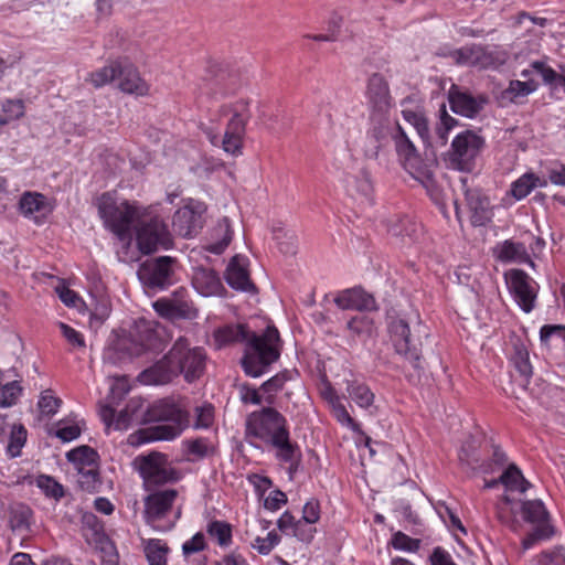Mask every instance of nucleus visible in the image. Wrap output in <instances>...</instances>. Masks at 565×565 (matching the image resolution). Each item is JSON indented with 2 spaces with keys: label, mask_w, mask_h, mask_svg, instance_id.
I'll return each mask as SVG.
<instances>
[{
  "label": "nucleus",
  "mask_w": 565,
  "mask_h": 565,
  "mask_svg": "<svg viewBox=\"0 0 565 565\" xmlns=\"http://www.w3.org/2000/svg\"><path fill=\"white\" fill-rule=\"evenodd\" d=\"M247 339L242 366L247 375L259 377L279 358V334L276 328L268 327L263 335L253 334L248 338L243 326H224L214 331L213 345L216 349H222Z\"/></svg>",
  "instance_id": "nucleus-1"
},
{
  "label": "nucleus",
  "mask_w": 565,
  "mask_h": 565,
  "mask_svg": "<svg viewBox=\"0 0 565 565\" xmlns=\"http://www.w3.org/2000/svg\"><path fill=\"white\" fill-rule=\"evenodd\" d=\"M205 359L202 348L191 347L185 338L180 337L163 359L140 373L139 381L145 385H161L182 374L191 383L203 374Z\"/></svg>",
  "instance_id": "nucleus-2"
},
{
  "label": "nucleus",
  "mask_w": 565,
  "mask_h": 565,
  "mask_svg": "<svg viewBox=\"0 0 565 565\" xmlns=\"http://www.w3.org/2000/svg\"><path fill=\"white\" fill-rule=\"evenodd\" d=\"M246 436L274 447L280 461L292 463L299 457L297 445L290 440L286 418L274 408L253 412L246 419Z\"/></svg>",
  "instance_id": "nucleus-3"
},
{
  "label": "nucleus",
  "mask_w": 565,
  "mask_h": 565,
  "mask_svg": "<svg viewBox=\"0 0 565 565\" xmlns=\"http://www.w3.org/2000/svg\"><path fill=\"white\" fill-rule=\"evenodd\" d=\"M158 337L150 321L140 319L128 332H113L103 351L104 364L119 366L157 348Z\"/></svg>",
  "instance_id": "nucleus-4"
},
{
  "label": "nucleus",
  "mask_w": 565,
  "mask_h": 565,
  "mask_svg": "<svg viewBox=\"0 0 565 565\" xmlns=\"http://www.w3.org/2000/svg\"><path fill=\"white\" fill-rule=\"evenodd\" d=\"M145 422H168L150 430H142L138 436L130 435L131 445L151 440H172L189 426V413L183 399H160L149 405L145 412Z\"/></svg>",
  "instance_id": "nucleus-5"
},
{
  "label": "nucleus",
  "mask_w": 565,
  "mask_h": 565,
  "mask_svg": "<svg viewBox=\"0 0 565 565\" xmlns=\"http://www.w3.org/2000/svg\"><path fill=\"white\" fill-rule=\"evenodd\" d=\"M96 205L104 226L118 239L127 242L131 239L132 225L151 214V206L129 202L110 192L102 194Z\"/></svg>",
  "instance_id": "nucleus-6"
},
{
  "label": "nucleus",
  "mask_w": 565,
  "mask_h": 565,
  "mask_svg": "<svg viewBox=\"0 0 565 565\" xmlns=\"http://www.w3.org/2000/svg\"><path fill=\"white\" fill-rule=\"evenodd\" d=\"M216 115L228 116V121L222 138L211 130L205 131L211 143L221 146L227 154L239 156L243 148L245 126L250 116L249 100L241 98L233 103L224 104L218 108Z\"/></svg>",
  "instance_id": "nucleus-7"
},
{
  "label": "nucleus",
  "mask_w": 565,
  "mask_h": 565,
  "mask_svg": "<svg viewBox=\"0 0 565 565\" xmlns=\"http://www.w3.org/2000/svg\"><path fill=\"white\" fill-rule=\"evenodd\" d=\"M337 178L347 193L356 200H369L373 193V183L364 166L355 160L347 149H340L333 159Z\"/></svg>",
  "instance_id": "nucleus-8"
},
{
  "label": "nucleus",
  "mask_w": 565,
  "mask_h": 565,
  "mask_svg": "<svg viewBox=\"0 0 565 565\" xmlns=\"http://www.w3.org/2000/svg\"><path fill=\"white\" fill-rule=\"evenodd\" d=\"M178 491L166 489L149 494L145 500L146 522L158 532L171 530L180 518V509L173 510Z\"/></svg>",
  "instance_id": "nucleus-9"
},
{
  "label": "nucleus",
  "mask_w": 565,
  "mask_h": 565,
  "mask_svg": "<svg viewBox=\"0 0 565 565\" xmlns=\"http://www.w3.org/2000/svg\"><path fill=\"white\" fill-rule=\"evenodd\" d=\"M483 147L484 139L480 135L465 130L454 138L446 154V162L454 170L470 172Z\"/></svg>",
  "instance_id": "nucleus-10"
},
{
  "label": "nucleus",
  "mask_w": 565,
  "mask_h": 565,
  "mask_svg": "<svg viewBox=\"0 0 565 565\" xmlns=\"http://www.w3.org/2000/svg\"><path fill=\"white\" fill-rule=\"evenodd\" d=\"M136 239L138 248L143 254H151L158 249H169L172 246V236L166 223L157 215L151 214L137 221Z\"/></svg>",
  "instance_id": "nucleus-11"
},
{
  "label": "nucleus",
  "mask_w": 565,
  "mask_h": 565,
  "mask_svg": "<svg viewBox=\"0 0 565 565\" xmlns=\"http://www.w3.org/2000/svg\"><path fill=\"white\" fill-rule=\"evenodd\" d=\"M504 280L510 295L519 308L530 313L536 303L539 284L521 269H510L504 273Z\"/></svg>",
  "instance_id": "nucleus-12"
},
{
  "label": "nucleus",
  "mask_w": 565,
  "mask_h": 565,
  "mask_svg": "<svg viewBox=\"0 0 565 565\" xmlns=\"http://www.w3.org/2000/svg\"><path fill=\"white\" fill-rule=\"evenodd\" d=\"M134 463L147 489L175 479L174 470L162 454L151 452L147 456H138Z\"/></svg>",
  "instance_id": "nucleus-13"
},
{
  "label": "nucleus",
  "mask_w": 565,
  "mask_h": 565,
  "mask_svg": "<svg viewBox=\"0 0 565 565\" xmlns=\"http://www.w3.org/2000/svg\"><path fill=\"white\" fill-rule=\"evenodd\" d=\"M392 138L398 159L404 168L415 180L428 188L431 182V175L426 170L417 167V163L419 162L417 150L399 125L396 126L392 134Z\"/></svg>",
  "instance_id": "nucleus-14"
},
{
  "label": "nucleus",
  "mask_w": 565,
  "mask_h": 565,
  "mask_svg": "<svg viewBox=\"0 0 565 565\" xmlns=\"http://www.w3.org/2000/svg\"><path fill=\"white\" fill-rule=\"evenodd\" d=\"M206 206L193 199L183 201V205L174 213L172 226L174 232L185 238L195 235L203 226Z\"/></svg>",
  "instance_id": "nucleus-15"
},
{
  "label": "nucleus",
  "mask_w": 565,
  "mask_h": 565,
  "mask_svg": "<svg viewBox=\"0 0 565 565\" xmlns=\"http://www.w3.org/2000/svg\"><path fill=\"white\" fill-rule=\"evenodd\" d=\"M173 259L170 256H162L152 262L145 263L138 276L140 280L150 288L166 289L173 284Z\"/></svg>",
  "instance_id": "nucleus-16"
},
{
  "label": "nucleus",
  "mask_w": 565,
  "mask_h": 565,
  "mask_svg": "<svg viewBox=\"0 0 565 565\" xmlns=\"http://www.w3.org/2000/svg\"><path fill=\"white\" fill-rule=\"evenodd\" d=\"M142 401L140 398H131L127 406L118 414L114 408L106 405L100 409V417L106 424L107 428L114 430H126L134 423L145 422V412L142 408Z\"/></svg>",
  "instance_id": "nucleus-17"
},
{
  "label": "nucleus",
  "mask_w": 565,
  "mask_h": 565,
  "mask_svg": "<svg viewBox=\"0 0 565 565\" xmlns=\"http://www.w3.org/2000/svg\"><path fill=\"white\" fill-rule=\"evenodd\" d=\"M152 306L159 316L170 320H192L198 316V310L181 290L175 291L171 298H162L154 301Z\"/></svg>",
  "instance_id": "nucleus-18"
},
{
  "label": "nucleus",
  "mask_w": 565,
  "mask_h": 565,
  "mask_svg": "<svg viewBox=\"0 0 565 565\" xmlns=\"http://www.w3.org/2000/svg\"><path fill=\"white\" fill-rule=\"evenodd\" d=\"M54 207L53 200L38 192H25L19 201L20 213L35 224L44 223Z\"/></svg>",
  "instance_id": "nucleus-19"
},
{
  "label": "nucleus",
  "mask_w": 565,
  "mask_h": 565,
  "mask_svg": "<svg viewBox=\"0 0 565 565\" xmlns=\"http://www.w3.org/2000/svg\"><path fill=\"white\" fill-rule=\"evenodd\" d=\"M391 339L396 353L403 355L414 369L420 367L419 350L411 344V331L408 324L402 320H394L390 324Z\"/></svg>",
  "instance_id": "nucleus-20"
},
{
  "label": "nucleus",
  "mask_w": 565,
  "mask_h": 565,
  "mask_svg": "<svg viewBox=\"0 0 565 565\" xmlns=\"http://www.w3.org/2000/svg\"><path fill=\"white\" fill-rule=\"evenodd\" d=\"M118 88L126 94L146 96L149 93L148 83L141 78L138 70L129 62L121 61L117 75Z\"/></svg>",
  "instance_id": "nucleus-21"
},
{
  "label": "nucleus",
  "mask_w": 565,
  "mask_h": 565,
  "mask_svg": "<svg viewBox=\"0 0 565 565\" xmlns=\"http://www.w3.org/2000/svg\"><path fill=\"white\" fill-rule=\"evenodd\" d=\"M466 201L472 225L482 226L491 221L493 216L491 202L480 190H467Z\"/></svg>",
  "instance_id": "nucleus-22"
},
{
  "label": "nucleus",
  "mask_w": 565,
  "mask_h": 565,
  "mask_svg": "<svg viewBox=\"0 0 565 565\" xmlns=\"http://www.w3.org/2000/svg\"><path fill=\"white\" fill-rule=\"evenodd\" d=\"M334 302L342 310L367 311L375 308L373 296L361 288L342 290L334 298Z\"/></svg>",
  "instance_id": "nucleus-23"
},
{
  "label": "nucleus",
  "mask_w": 565,
  "mask_h": 565,
  "mask_svg": "<svg viewBox=\"0 0 565 565\" xmlns=\"http://www.w3.org/2000/svg\"><path fill=\"white\" fill-rule=\"evenodd\" d=\"M248 259L242 255H235L228 263L226 269V281L227 284L237 290L247 291L253 288L247 270Z\"/></svg>",
  "instance_id": "nucleus-24"
},
{
  "label": "nucleus",
  "mask_w": 565,
  "mask_h": 565,
  "mask_svg": "<svg viewBox=\"0 0 565 565\" xmlns=\"http://www.w3.org/2000/svg\"><path fill=\"white\" fill-rule=\"evenodd\" d=\"M495 257L504 263L529 264L532 268L535 264L531 260L524 243L507 239L494 248Z\"/></svg>",
  "instance_id": "nucleus-25"
},
{
  "label": "nucleus",
  "mask_w": 565,
  "mask_h": 565,
  "mask_svg": "<svg viewBox=\"0 0 565 565\" xmlns=\"http://www.w3.org/2000/svg\"><path fill=\"white\" fill-rule=\"evenodd\" d=\"M484 102L483 98H475L455 88H451L449 92L451 110L468 118H473L482 109Z\"/></svg>",
  "instance_id": "nucleus-26"
},
{
  "label": "nucleus",
  "mask_w": 565,
  "mask_h": 565,
  "mask_svg": "<svg viewBox=\"0 0 565 565\" xmlns=\"http://www.w3.org/2000/svg\"><path fill=\"white\" fill-rule=\"evenodd\" d=\"M233 239V230L227 217L222 218L210 232L204 248L212 253L222 254Z\"/></svg>",
  "instance_id": "nucleus-27"
},
{
  "label": "nucleus",
  "mask_w": 565,
  "mask_h": 565,
  "mask_svg": "<svg viewBox=\"0 0 565 565\" xmlns=\"http://www.w3.org/2000/svg\"><path fill=\"white\" fill-rule=\"evenodd\" d=\"M192 284L195 290L204 297L215 296L222 289L218 275L209 268L195 269Z\"/></svg>",
  "instance_id": "nucleus-28"
},
{
  "label": "nucleus",
  "mask_w": 565,
  "mask_h": 565,
  "mask_svg": "<svg viewBox=\"0 0 565 565\" xmlns=\"http://www.w3.org/2000/svg\"><path fill=\"white\" fill-rule=\"evenodd\" d=\"M141 550L148 565H168L170 547L161 539H141Z\"/></svg>",
  "instance_id": "nucleus-29"
},
{
  "label": "nucleus",
  "mask_w": 565,
  "mask_h": 565,
  "mask_svg": "<svg viewBox=\"0 0 565 565\" xmlns=\"http://www.w3.org/2000/svg\"><path fill=\"white\" fill-rule=\"evenodd\" d=\"M366 96L379 109L388 106L390 89L385 78L379 74H372L367 79Z\"/></svg>",
  "instance_id": "nucleus-30"
},
{
  "label": "nucleus",
  "mask_w": 565,
  "mask_h": 565,
  "mask_svg": "<svg viewBox=\"0 0 565 565\" xmlns=\"http://www.w3.org/2000/svg\"><path fill=\"white\" fill-rule=\"evenodd\" d=\"M278 529L287 534L292 535L298 541L303 543H310L313 540V531L302 526L299 520H297L289 511H285L277 520Z\"/></svg>",
  "instance_id": "nucleus-31"
},
{
  "label": "nucleus",
  "mask_w": 565,
  "mask_h": 565,
  "mask_svg": "<svg viewBox=\"0 0 565 565\" xmlns=\"http://www.w3.org/2000/svg\"><path fill=\"white\" fill-rule=\"evenodd\" d=\"M523 519L534 527L552 525L550 514L541 500H527L521 503Z\"/></svg>",
  "instance_id": "nucleus-32"
},
{
  "label": "nucleus",
  "mask_w": 565,
  "mask_h": 565,
  "mask_svg": "<svg viewBox=\"0 0 565 565\" xmlns=\"http://www.w3.org/2000/svg\"><path fill=\"white\" fill-rule=\"evenodd\" d=\"M546 185L547 180L545 178H540L533 172H526L511 184L510 193L515 200L520 201L526 198L535 188H545Z\"/></svg>",
  "instance_id": "nucleus-33"
},
{
  "label": "nucleus",
  "mask_w": 565,
  "mask_h": 565,
  "mask_svg": "<svg viewBox=\"0 0 565 565\" xmlns=\"http://www.w3.org/2000/svg\"><path fill=\"white\" fill-rule=\"evenodd\" d=\"M402 116L406 122L414 127L424 143H429L430 131L425 113L419 107H405Z\"/></svg>",
  "instance_id": "nucleus-34"
},
{
  "label": "nucleus",
  "mask_w": 565,
  "mask_h": 565,
  "mask_svg": "<svg viewBox=\"0 0 565 565\" xmlns=\"http://www.w3.org/2000/svg\"><path fill=\"white\" fill-rule=\"evenodd\" d=\"M347 393L351 401L361 408L367 409L374 404L375 395L363 382H348Z\"/></svg>",
  "instance_id": "nucleus-35"
},
{
  "label": "nucleus",
  "mask_w": 565,
  "mask_h": 565,
  "mask_svg": "<svg viewBox=\"0 0 565 565\" xmlns=\"http://www.w3.org/2000/svg\"><path fill=\"white\" fill-rule=\"evenodd\" d=\"M121 61H113L109 64L90 72L86 78V82L92 84L94 87H103L113 81H117L118 72H120Z\"/></svg>",
  "instance_id": "nucleus-36"
},
{
  "label": "nucleus",
  "mask_w": 565,
  "mask_h": 565,
  "mask_svg": "<svg viewBox=\"0 0 565 565\" xmlns=\"http://www.w3.org/2000/svg\"><path fill=\"white\" fill-rule=\"evenodd\" d=\"M478 67H497L507 61V53L498 46L478 45Z\"/></svg>",
  "instance_id": "nucleus-37"
},
{
  "label": "nucleus",
  "mask_w": 565,
  "mask_h": 565,
  "mask_svg": "<svg viewBox=\"0 0 565 565\" xmlns=\"http://www.w3.org/2000/svg\"><path fill=\"white\" fill-rule=\"evenodd\" d=\"M83 425V420L77 418L62 419L55 424L54 435L64 443L73 441L79 437Z\"/></svg>",
  "instance_id": "nucleus-38"
},
{
  "label": "nucleus",
  "mask_w": 565,
  "mask_h": 565,
  "mask_svg": "<svg viewBox=\"0 0 565 565\" xmlns=\"http://www.w3.org/2000/svg\"><path fill=\"white\" fill-rule=\"evenodd\" d=\"M500 483H502L509 491L525 492L530 483L524 479L522 472L515 465H510L500 476Z\"/></svg>",
  "instance_id": "nucleus-39"
},
{
  "label": "nucleus",
  "mask_w": 565,
  "mask_h": 565,
  "mask_svg": "<svg viewBox=\"0 0 565 565\" xmlns=\"http://www.w3.org/2000/svg\"><path fill=\"white\" fill-rule=\"evenodd\" d=\"M321 519V504L318 499H309L302 507V515L299 519L303 527L313 531V536L317 533L316 524Z\"/></svg>",
  "instance_id": "nucleus-40"
},
{
  "label": "nucleus",
  "mask_w": 565,
  "mask_h": 565,
  "mask_svg": "<svg viewBox=\"0 0 565 565\" xmlns=\"http://www.w3.org/2000/svg\"><path fill=\"white\" fill-rule=\"evenodd\" d=\"M23 394L20 381H11L0 384V408H9L18 404Z\"/></svg>",
  "instance_id": "nucleus-41"
},
{
  "label": "nucleus",
  "mask_w": 565,
  "mask_h": 565,
  "mask_svg": "<svg viewBox=\"0 0 565 565\" xmlns=\"http://www.w3.org/2000/svg\"><path fill=\"white\" fill-rule=\"evenodd\" d=\"M534 75L541 76L546 85H553L557 77V73L542 61L532 62L529 68L521 72L524 79L534 78Z\"/></svg>",
  "instance_id": "nucleus-42"
},
{
  "label": "nucleus",
  "mask_w": 565,
  "mask_h": 565,
  "mask_svg": "<svg viewBox=\"0 0 565 565\" xmlns=\"http://www.w3.org/2000/svg\"><path fill=\"white\" fill-rule=\"evenodd\" d=\"M66 458L70 462L74 463L78 470H82L95 463L97 454L93 448L88 446H81L70 450L66 454Z\"/></svg>",
  "instance_id": "nucleus-43"
},
{
  "label": "nucleus",
  "mask_w": 565,
  "mask_h": 565,
  "mask_svg": "<svg viewBox=\"0 0 565 565\" xmlns=\"http://www.w3.org/2000/svg\"><path fill=\"white\" fill-rule=\"evenodd\" d=\"M457 125H458V120L455 119L454 117H451L447 113L446 107L444 105L441 107V109H440L439 121H438V124L436 125V128H435V136L438 139L440 146H445L446 145V142L448 140L449 132Z\"/></svg>",
  "instance_id": "nucleus-44"
},
{
  "label": "nucleus",
  "mask_w": 565,
  "mask_h": 565,
  "mask_svg": "<svg viewBox=\"0 0 565 565\" xmlns=\"http://www.w3.org/2000/svg\"><path fill=\"white\" fill-rule=\"evenodd\" d=\"M207 534L221 546H227L232 542L231 525L224 521H212L207 524Z\"/></svg>",
  "instance_id": "nucleus-45"
},
{
  "label": "nucleus",
  "mask_w": 565,
  "mask_h": 565,
  "mask_svg": "<svg viewBox=\"0 0 565 565\" xmlns=\"http://www.w3.org/2000/svg\"><path fill=\"white\" fill-rule=\"evenodd\" d=\"M24 104L20 99H7L2 104V114H0V125H7L10 121L20 119L24 115Z\"/></svg>",
  "instance_id": "nucleus-46"
},
{
  "label": "nucleus",
  "mask_w": 565,
  "mask_h": 565,
  "mask_svg": "<svg viewBox=\"0 0 565 565\" xmlns=\"http://www.w3.org/2000/svg\"><path fill=\"white\" fill-rule=\"evenodd\" d=\"M347 329L356 337H369L374 331L373 320L365 315L356 316L347 322Z\"/></svg>",
  "instance_id": "nucleus-47"
},
{
  "label": "nucleus",
  "mask_w": 565,
  "mask_h": 565,
  "mask_svg": "<svg viewBox=\"0 0 565 565\" xmlns=\"http://www.w3.org/2000/svg\"><path fill=\"white\" fill-rule=\"evenodd\" d=\"M62 405V401L51 390L41 393L38 406L43 416H54Z\"/></svg>",
  "instance_id": "nucleus-48"
},
{
  "label": "nucleus",
  "mask_w": 565,
  "mask_h": 565,
  "mask_svg": "<svg viewBox=\"0 0 565 565\" xmlns=\"http://www.w3.org/2000/svg\"><path fill=\"white\" fill-rule=\"evenodd\" d=\"M280 541V535L275 530H271L266 536H256L252 542V547L262 555H268Z\"/></svg>",
  "instance_id": "nucleus-49"
},
{
  "label": "nucleus",
  "mask_w": 565,
  "mask_h": 565,
  "mask_svg": "<svg viewBox=\"0 0 565 565\" xmlns=\"http://www.w3.org/2000/svg\"><path fill=\"white\" fill-rule=\"evenodd\" d=\"M332 414L340 425L351 429L352 431H360V426L356 424L349 412L342 399H332Z\"/></svg>",
  "instance_id": "nucleus-50"
},
{
  "label": "nucleus",
  "mask_w": 565,
  "mask_h": 565,
  "mask_svg": "<svg viewBox=\"0 0 565 565\" xmlns=\"http://www.w3.org/2000/svg\"><path fill=\"white\" fill-rule=\"evenodd\" d=\"M511 361L522 376L529 377L532 374L529 352L523 345L514 347V353L511 356Z\"/></svg>",
  "instance_id": "nucleus-51"
},
{
  "label": "nucleus",
  "mask_w": 565,
  "mask_h": 565,
  "mask_svg": "<svg viewBox=\"0 0 565 565\" xmlns=\"http://www.w3.org/2000/svg\"><path fill=\"white\" fill-rule=\"evenodd\" d=\"M195 420L193 427L195 429H207L214 422V407L211 404H202L194 409Z\"/></svg>",
  "instance_id": "nucleus-52"
},
{
  "label": "nucleus",
  "mask_w": 565,
  "mask_h": 565,
  "mask_svg": "<svg viewBox=\"0 0 565 565\" xmlns=\"http://www.w3.org/2000/svg\"><path fill=\"white\" fill-rule=\"evenodd\" d=\"M478 45L463 46L452 53L457 64L478 67Z\"/></svg>",
  "instance_id": "nucleus-53"
},
{
  "label": "nucleus",
  "mask_w": 565,
  "mask_h": 565,
  "mask_svg": "<svg viewBox=\"0 0 565 565\" xmlns=\"http://www.w3.org/2000/svg\"><path fill=\"white\" fill-rule=\"evenodd\" d=\"M539 87V82L535 78H527L523 81H511L509 85V93L514 97H523L535 92Z\"/></svg>",
  "instance_id": "nucleus-54"
},
{
  "label": "nucleus",
  "mask_w": 565,
  "mask_h": 565,
  "mask_svg": "<svg viewBox=\"0 0 565 565\" xmlns=\"http://www.w3.org/2000/svg\"><path fill=\"white\" fill-rule=\"evenodd\" d=\"M554 535V526L553 525H544L542 527H534L533 531L526 535L522 541V546L524 550L532 548L537 541L548 540Z\"/></svg>",
  "instance_id": "nucleus-55"
},
{
  "label": "nucleus",
  "mask_w": 565,
  "mask_h": 565,
  "mask_svg": "<svg viewBox=\"0 0 565 565\" xmlns=\"http://www.w3.org/2000/svg\"><path fill=\"white\" fill-rule=\"evenodd\" d=\"M36 484L47 497L57 500L64 495L63 487L50 476H40Z\"/></svg>",
  "instance_id": "nucleus-56"
},
{
  "label": "nucleus",
  "mask_w": 565,
  "mask_h": 565,
  "mask_svg": "<svg viewBox=\"0 0 565 565\" xmlns=\"http://www.w3.org/2000/svg\"><path fill=\"white\" fill-rule=\"evenodd\" d=\"M26 440V430L23 426H13L8 444V452L11 457L20 455L21 448Z\"/></svg>",
  "instance_id": "nucleus-57"
},
{
  "label": "nucleus",
  "mask_w": 565,
  "mask_h": 565,
  "mask_svg": "<svg viewBox=\"0 0 565 565\" xmlns=\"http://www.w3.org/2000/svg\"><path fill=\"white\" fill-rule=\"evenodd\" d=\"M55 292L61 301L67 307L79 309L83 305L81 297L74 290L70 289L63 281L55 287Z\"/></svg>",
  "instance_id": "nucleus-58"
},
{
  "label": "nucleus",
  "mask_w": 565,
  "mask_h": 565,
  "mask_svg": "<svg viewBox=\"0 0 565 565\" xmlns=\"http://www.w3.org/2000/svg\"><path fill=\"white\" fill-rule=\"evenodd\" d=\"M110 398L111 402L122 399L130 391V384L127 376H114L110 383Z\"/></svg>",
  "instance_id": "nucleus-59"
},
{
  "label": "nucleus",
  "mask_w": 565,
  "mask_h": 565,
  "mask_svg": "<svg viewBox=\"0 0 565 565\" xmlns=\"http://www.w3.org/2000/svg\"><path fill=\"white\" fill-rule=\"evenodd\" d=\"M392 546L404 552H416L419 548V541L412 539L403 532H396L392 536Z\"/></svg>",
  "instance_id": "nucleus-60"
},
{
  "label": "nucleus",
  "mask_w": 565,
  "mask_h": 565,
  "mask_svg": "<svg viewBox=\"0 0 565 565\" xmlns=\"http://www.w3.org/2000/svg\"><path fill=\"white\" fill-rule=\"evenodd\" d=\"M206 547L205 536L202 532L195 533L191 539L182 544V555L189 557L193 554L200 553Z\"/></svg>",
  "instance_id": "nucleus-61"
},
{
  "label": "nucleus",
  "mask_w": 565,
  "mask_h": 565,
  "mask_svg": "<svg viewBox=\"0 0 565 565\" xmlns=\"http://www.w3.org/2000/svg\"><path fill=\"white\" fill-rule=\"evenodd\" d=\"M388 232L393 236L402 237V239H405V237L413 239V236L416 232V225L412 223L411 220L404 217L398 220V224H391L388 227Z\"/></svg>",
  "instance_id": "nucleus-62"
},
{
  "label": "nucleus",
  "mask_w": 565,
  "mask_h": 565,
  "mask_svg": "<svg viewBox=\"0 0 565 565\" xmlns=\"http://www.w3.org/2000/svg\"><path fill=\"white\" fill-rule=\"evenodd\" d=\"M58 328L63 334V337L67 340V342L74 348H85V340L81 332L70 327L66 323L60 322Z\"/></svg>",
  "instance_id": "nucleus-63"
},
{
  "label": "nucleus",
  "mask_w": 565,
  "mask_h": 565,
  "mask_svg": "<svg viewBox=\"0 0 565 565\" xmlns=\"http://www.w3.org/2000/svg\"><path fill=\"white\" fill-rule=\"evenodd\" d=\"M548 180L555 185L565 186V166L553 162L546 168Z\"/></svg>",
  "instance_id": "nucleus-64"
}]
</instances>
